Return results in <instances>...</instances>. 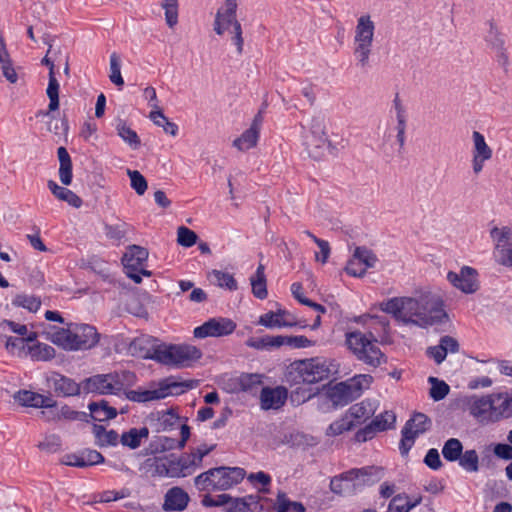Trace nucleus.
I'll return each instance as SVG.
<instances>
[{
  "label": "nucleus",
  "instance_id": "338daca9",
  "mask_svg": "<svg viewBox=\"0 0 512 512\" xmlns=\"http://www.w3.org/2000/svg\"><path fill=\"white\" fill-rule=\"evenodd\" d=\"M61 446V438L56 434L46 435L43 441L38 444V448L47 453H56L61 449Z\"/></svg>",
  "mask_w": 512,
  "mask_h": 512
},
{
  "label": "nucleus",
  "instance_id": "ea45409f",
  "mask_svg": "<svg viewBox=\"0 0 512 512\" xmlns=\"http://www.w3.org/2000/svg\"><path fill=\"white\" fill-rule=\"evenodd\" d=\"M149 430L147 427L142 428H131L129 431L124 432L121 435L120 441L123 446H127L130 449L138 448L143 439L148 438Z\"/></svg>",
  "mask_w": 512,
  "mask_h": 512
},
{
  "label": "nucleus",
  "instance_id": "393cba45",
  "mask_svg": "<svg viewBox=\"0 0 512 512\" xmlns=\"http://www.w3.org/2000/svg\"><path fill=\"white\" fill-rule=\"evenodd\" d=\"M412 305L415 304L411 301V297H395L384 302L381 309L392 314L396 319L408 323V311L411 310Z\"/></svg>",
  "mask_w": 512,
  "mask_h": 512
},
{
  "label": "nucleus",
  "instance_id": "69168bd1",
  "mask_svg": "<svg viewBox=\"0 0 512 512\" xmlns=\"http://www.w3.org/2000/svg\"><path fill=\"white\" fill-rule=\"evenodd\" d=\"M197 238V234L185 226H180L177 230V242L183 247H192L196 244Z\"/></svg>",
  "mask_w": 512,
  "mask_h": 512
},
{
  "label": "nucleus",
  "instance_id": "2f4dec72",
  "mask_svg": "<svg viewBox=\"0 0 512 512\" xmlns=\"http://www.w3.org/2000/svg\"><path fill=\"white\" fill-rule=\"evenodd\" d=\"M90 416L98 422L113 419L117 416L116 408L110 406L107 401L101 400L99 402H91L88 405Z\"/></svg>",
  "mask_w": 512,
  "mask_h": 512
},
{
  "label": "nucleus",
  "instance_id": "e433bc0d",
  "mask_svg": "<svg viewBox=\"0 0 512 512\" xmlns=\"http://www.w3.org/2000/svg\"><path fill=\"white\" fill-rule=\"evenodd\" d=\"M57 155L59 159V178L63 185H70L72 182V161L71 157L65 147H59L57 149Z\"/></svg>",
  "mask_w": 512,
  "mask_h": 512
},
{
  "label": "nucleus",
  "instance_id": "de8ad7c7",
  "mask_svg": "<svg viewBox=\"0 0 512 512\" xmlns=\"http://www.w3.org/2000/svg\"><path fill=\"white\" fill-rule=\"evenodd\" d=\"M117 134L126 142L132 149H137L140 146V139L137 133L126 125L124 121H119L116 126Z\"/></svg>",
  "mask_w": 512,
  "mask_h": 512
},
{
  "label": "nucleus",
  "instance_id": "9b49d317",
  "mask_svg": "<svg viewBox=\"0 0 512 512\" xmlns=\"http://www.w3.org/2000/svg\"><path fill=\"white\" fill-rule=\"evenodd\" d=\"M189 457L186 454L181 456L171 455L163 459L156 460L155 473L161 477H187L194 473Z\"/></svg>",
  "mask_w": 512,
  "mask_h": 512
},
{
  "label": "nucleus",
  "instance_id": "58836bf2",
  "mask_svg": "<svg viewBox=\"0 0 512 512\" xmlns=\"http://www.w3.org/2000/svg\"><path fill=\"white\" fill-rule=\"evenodd\" d=\"M265 267L259 264L256 272L250 277L252 293L258 299H265L268 295L266 286Z\"/></svg>",
  "mask_w": 512,
  "mask_h": 512
},
{
  "label": "nucleus",
  "instance_id": "39448f33",
  "mask_svg": "<svg viewBox=\"0 0 512 512\" xmlns=\"http://www.w3.org/2000/svg\"><path fill=\"white\" fill-rule=\"evenodd\" d=\"M136 376L130 371L98 374L85 379L82 389L86 393L119 394L126 386L132 385Z\"/></svg>",
  "mask_w": 512,
  "mask_h": 512
},
{
  "label": "nucleus",
  "instance_id": "f704fd0d",
  "mask_svg": "<svg viewBox=\"0 0 512 512\" xmlns=\"http://www.w3.org/2000/svg\"><path fill=\"white\" fill-rule=\"evenodd\" d=\"M286 315H288V313L285 310L279 309L276 312L270 311L259 317L258 324L270 329L293 326V322L285 320Z\"/></svg>",
  "mask_w": 512,
  "mask_h": 512
},
{
  "label": "nucleus",
  "instance_id": "37998d69",
  "mask_svg": "<svg viewBox=\"0 0 512 512\" xmlns=\"http://www.w3.org/2000/svg\"><path fill=\"white\" fill-rule=\"evenodd\" d=\"M258 139L259 132L254 128H248L233 141V146L240 151H247L256 146Z\"/></svg>",
  "mask_w": 512,
  "mask_h": 512
},
{
  "label": "nucleus",
  "instance_id": "49530a36",
  "mask_svg": "<svg viewBox=\"0 0 512 512\" xmlns=\"http://www.w3.org/2000/svg\"><path fill=\"white\" fill-rule=\"evenodd\" d=\"M29 354L34 361H49L55 357V349L44 343H37L29 347Z\"/></svg>",
  "mask_w": 512,
  "mask_h": 512
},
{
  "label": "nucleus",
  "instance_id": "cd10ccee",
  "mask_svg": "<svg viewBox=\"0 0 512 512\" xmlns=\"http://www.w3.org/2000/svg\"><path fill=\"white\" fill-rule=\"evenodd\" d=\"M262 510L259 496L247 495L245 497H231L226 512H258Z\"/></svg>",
  "mask_w": 512,
  "mask_h": 512
},
{
  "label": "nucleus",
  "instance_id": "4468645a",
  "mask_svg": "<svg viewBox=\"0 0 512 512\" xmlns=\"http://www.w3.org/2000/svg\"><path fill=\"white\" fill-rule=\"evenodd\" d=\"M469 413L481 424L494 423V394L472 395L465 399Z\"/></svg>",
  "mask_w": 512,
  "mask_h": 512
},
{
  "label": "nucleus",
  "instance_id": "9d476101",
  "mask_svg": "<svg viewBox=\"0 0 512 512\" xmlns=\"http://www.w3.org/2000/svg\"><path fill=\"white\" fill-rule=\"evenodd\" d=\"M327 144L324 119L321 116H315L312 118L309 131L305 135L307 151L312 158L318 160L323 157Z\"/></svg>",
  "mask_w": 512,
  "mask_h": 512
},
{
  "label": "nucleus",
  "instance_id": "473e14b6",
  "mask_svg": "<svg viewBox=\"0 0 512 512\" xmlns=\"http://www.w3.org/2000/svg\"><path fill=\"white\" fill-rule=\"evenodd\" d=\"M494 422L499 421L503 417H510L512 415V393H498L494 394Z\"/></svg>",
  "mask_w": 512,
  "mask_h": 512
},
{
  "label": "nucleus",
  "instance_id": "f03ea898",
  "mask_svg": "<svg viewBox=\"0 0 512 512\" xmlns=\"http://www.w3.org/2000/svg\"><path fill=\"white\" fill-rule=\"evenodd\" d=\"M333 372V365L326 359L299 360L288 366L285 381L291 387L300 384H314L328 379Z\"/></svg>",
  "mask_w": 512,
  "mask_h": 512
},
{
  "label": "nucleus",
  "instance_id": "423d86ee",
  "mask_svg": "<svg viewBox=\"0 0 512 512\" xmlns=\"http://www.w3.org/2000/svg\"><path fill=\"white\" fill-rule=\"evenodd\" d=\"M373 377L368 374L356 375L344 382L337 383L327 391V397L336 406H345L359 398L369 388Z\"/></svg>",
  "mask_w": 512,
  "mask_h": 512
},
{
  "label": "nucleus",
  "instance_id": "c9c22d12",
  "mask_svg": "<svg viewBox=\"0 0 512 512\" xmlns=\"http://www.w3.org/2000/svg\"><path fill=\"white\" fill-rule=\"evenodd\" d=\"M375 412L374 407L369 401H361L352 405L346 412L349 419L355 422V426L365 422Z\"/></svg>",
  "mask_w": 512,
  "mask_h": 512
},
{
  "label": "nucleus",
  "instance_id": "09e8293b",
  "mask_svg": "<svg viewBox=\"0 0 512 512\" xmlns=\"http://www.w3.org/2000/svg\"><path fill=\"white\" fill-rule=\"evenodd\" d=\"M458 462L460 467L466 472L474 473L479 471V457L474 449L462 452Z\"/></svg>",
  "mask_w": 512,
  "mask_h": 512
},
{
  "label": "nucleus",
  "instance_id": "6ab92c4d",
  "mask_svg": "<svg viewBox=\"0 0 512 512\" xmlns=\"http://www.w3.org/2000/svg\"><path fill=\"white\" fill-rule=\"evenodd\" d=\"M447 280L465 294H473L480 287L477 270L469 266H463L459 272L449 271Z\"/></svg>",
  "mask_w": 512,
  "mask_h": 512
},
{
  "label": "nucleus",
  "instance_id": "a18cd8bd",
  "mask_svg": "<svg viewBox=\"0 0 512 512\" xmlns=\"http://www.w3.org/2000/svg\"><path fill=\"white\" fill-rule=\"evenodd\" d=\"M275 510L277 512H306V508L301 502L291 501L285 493L277 495Z\"/></svg>",
  "mask_w": 512,
  "mask_h": 512
},
{
  "label": "nucleus",
  "instance_id": "c03bdc74",
  "mask_svg": "<svg viewBox=\"0 0 512 512\" xmlns=\"http://www.w3.org/2000/svg\"><path fill=\"white\" fill-rule=\"evenodd\" d=\"M463 452V445L457 438L448 439L442 448V455L445 460L449 462H455L460 459Z\"/></svg>",
  "mask_w": 512,
  "mask_h": 512
},
{
  "label": "nucleus",
  "instance_id": "79ce46f5",
  "mask_svg": "<svg viewBox=\"0 0 512 512\" xmlns=\"http://www.w3.org/2000/svg\"><path fill=\"white\" fill-rule=\"evenodd\" d=\"M488 25L489 29L485 35L486 43L494 51L503 50V48L506 47L505 35L499 30L494 22L489 21Z\"/></svg>",
  "mask_w": 512,
  "mask_h": 512
},
{
  "label": "nucleus",
  "instance_id": "680f3d73",
  "mask_svg": "<svg viewBox=\"0 0 512 512\" xmlns=\"http://www.w3.org/2000/svg\"><path fill=\"white\" fill-rule=\"evenodd\" d=\"M104 230L107 238L119 243L126 237L129 231V226L126 223L105 225Z\"/></svg>",
  "mask_w": 512,
  "mask_h": 512
},
{
  "label": "nucleus",
  "instance_id": "3c124183",
  "mask_svg": "<svg viewBox=\"0 0 512 512\" xmlns=\"http://www.w3.org/2000/svg\"><path fill=\"white\" fill-rule=\"evenodd\" d=\"M214 448L215 445H207L204 443L193 449L190 453H186L194 471L201 467L203 458L213 451Z\"/></svg>",
  "mask_w": 512,
  "mask_h": 512
},
{
  "label": "nucleus",
  "instance_id": "6e6d98bb",
  "mask_svg": "<svg viewBox=\"0 0 512 512\" xmlns=\"http://www.w3.org/2000/svg\"><path fill=\"white\" fill-rule=\"evenodd\" d=\"M354 427L355 422L349 419V417L345 413V415L341 419H338L329 425L327 429V435L337 436L344 433L345 431L353 429Z\"/></svg>",
  "mask_w": 512,
  "mask_h": 512
},
{
  "label": "nucleus",
  "instance_id": "a19ab883",
  "mask_svg": "<svg viewBox=\"0 0 512 512\" xmlns=\"http://www.w3.org/2000/svg\"><path fill=\"white\" fill-rule=\"evenodd\" d=\"M93 434L99 446H115L119 440V435L115 430L107 431L102 425L94 424Z\"/></svg>",
  "mask_w": 512,
  "mask_h": 512
},
{
  "label": "nucleus",
  "instance_id": "72a5a7b5",
  "mask_svg": "<svg viewBox=\"0 0 512 512\" xmlns=\"http://www.w3.org/2000/svg\"><path fill=\"white\" fill-rule=\"evenodd\" d=\"M49 190L59 200L67 202L69 205L75 208H79L82 205V199L75 194L72 190L59 186L55 181L49 180L47 183Z\"/></svg>",
  "mask_w": 512,
  "mask_h": 512
},
{
  "label": "nucleus",
  "instance_id": "a878e982",
  "mask_svg": "<svg viewBox=\"0 0 512 512\" xmlns=\"http://www.w3.org/2000/svg\"><path fill=\"white\" fill-rule=\"evenodd\" d=\"M287 399V390L284 387L262 388L260 400L261 407L265 410L279 409Z\"/></svg>",
  "mask_w": 512,
  "mask_h": 512
},
{
  "label": "nucleus",
  "instance_id": "864d4df0",
  "mask_svg": "<svg viewBox=\"0 0 512 512\" xmlns=\"http://www.w3.org/2000/svg\"><path fill=\"white\" fill-rule=\"evenodd\" d=\"M276 344H280V347L283 345H288L294 348H307L313 345V341L308 339L306 336L297 335V336H281L278 335L275 338Z\"/></svg>",
  "mask_w": 512,
  "mask_h": 512
},
{
  "label": "nucleus",
  "instance_id": "13d9d810",
  "mask_svg": "<svg viewBox=\"0 0 512 512\" xmlns=\"http://www.w3.org/2000/svg\"><path fill=\"white\" fill-rule=\"evenodd\" d=\"M371 422L378 432H382L394 427L396 416L387 410L377 415Z\"/></svg>",
  "mask_w": 512,
  "mask_h": 512
},
{
  "label": "nucleus",
  "instance_id": "aec40b11",
  "mask_svg": "<svg viewBox=\"0 0 512 512\" xmlns=\"http://www.w3.org/2000/svg\"><path fill=\"white\" fill-rule=\"evenodd\" d=\"M237 7V0H225L224 6L215 15L213 27L216 34L223 35L230 27L241 24L236 17Z\"/></svg>",
  "mask_w": 512,
  "mask_h": 512
},
{
  "label": "nucleus",
  "instance_id": "4c0bfd02",
  "mask_svg": "<svg viewBox=\"0 0 512 512\" xmlns=\"http://www.w3.org/2000/svg\"><path fill=\"white\" fill-rule=\"evenodd\" d=\"M0 64L4 77L10 83H16L18 80L17 73L13 68L10 55L7 51L3 36L0 34Z\"/></svg>",
  "mask_w": 512,
  "mask_h": 512
},
{
  "label": "nucleus",
  "instance_id": "c85d7f7f",
  "mask_svg": "<svg viewBox=\"0 0 512 512\" xmlns=\"http://www.w3.org/2000/svg\"><path fill=\"white\" fill-rule=\"evenodd\" d=\"M180 439L159 436L156 440L157 451H168L173 449H182L186 445L187 440L190 437V428L186 424L180 425Z\"/></svg>",
  "mask_w": 512,
  "mask_h": 512
},
{
  "label": "nucleus",
  "instance_id": "e2e57ef3",
  "mask_svg": "<svg viewBox=\"0 0 512 512\" xmlns=\"http://www.w3.org/2000/svg\"><path fill=\"white\" fill-rule=\"evenodd\" d=\"M13 304L19 307H23L31 312H36L41 306V301L38 297L20 294L15 297Z\"/></svg>",
  "mask_w": 512,
  "mask_h": 512
},
{
  "label": "nucleus",
  "instance_id": "bb28decb",
  "mask_svg": "<svg viewBox=\"0 0 512 512\" xmlns=\"http://www.w3.org/2000/svg\"><path fill=\"white\" fill-rule=\"evenodd\" d=\"M49 381L52 383V387L58 395L68 397L75 396L80 393L81 387L78 383L59 373H53L49 378Z\"/></svg>",
  "mask_w": 512,
  "mask_h": 512
},
{
  "label": "nucleus",
  "instance_id": "412c9836",
  "mask_svg": "<svg viewBox=\"0 0 512 512\" xmlns=\"http://www.w3.org/2000/svg\"><path fill=\"white\" fill-rule=\"evenodd\" d=\"M472 140V168L475 174H479L483 170L485 162L492 158L493 151L480 132L474 131L472 133Z\"/></svg>",
  "mask_w": 512,
  "mask_h": 512
},
{
  "label": "nucleus",
  "instance_id": "7ed1b4c3",
  "mask_svg": "<svg viewBox=\"0 0 512 512\" xmlns=\"http://www.w3.org/2000/svg\"><path fill=\"white\" fill-rule=\"evenodd\" d=\"M245 474L243 468L221 466L199 474L194 478V484L199 491H223L240 483Z\"/></svg>",
  "mask_w": 512,
  "mask_h": 512
},
{
  "label": "nucleus",
  "instance_id": "20e7f679",
  "mask_svg": "<svg viewBox=\"0 0 512 512\" xmlns=\"http://www.w3.org/2000/svg\"><path fill=\"white\" fill-rule=\"evenodd\" d=\"M348 349L361 362L374 368L386 363V357L372 334L367 336L360 331L346 333Z\"/></svg>",
  "mask_w": 512,
  "mask_h": 512
},
{
  "label": "nucleus",
  "instance_id": "b1692460",
  "mask_svg": "<svg viewBox=\"0 0 512 512\" xmlns=\"http://www.w3.org/2000/svg\"><path fill=\"white\" fill-rule=\"evenodd\" d=\"M103 462V455L92 449H85L78 454H68L65 456L63 461V463L67 466L79 468L93 466Z\"/></svg>",
  "mask_w": 512,
  "mask_h": 512
},
{
  "label": "nucleus",
  "instance_id": "5701e85b",
  "mask_svg": "<svg viewBox=\"0 0 512 512\" xmlns=\"http://www.w3.org/2000/svg\"><path fill=\"white\" fill-rule=\"evenodd\" d=\"M14 400L25 407L52 409L56 405V402L51 397L30 390L16 392Z\"/></svg>",
  "mask_w": 512,
  "mask_h": 512
},
{
  "label": "nucleus",
  "instance_id": "774afa93",
  "mask_svg": "<svg viewBox=\"0 0 512 512\" xmlns=\"http://www.w3.org/2000/svg\"><path fill=\"white\" fill-rule=\"evenodd\" d=\"M263 376L261 374H242L239 377V385L243 391H252L262 384Z\"/></svg>",
  "mask_w": 512,
  "mask_h": 512
},
{
  "label": "nucleus",
  "instance_id": "0e129e2a",
  "mask_svg": "<svg viewBox=\"0 0 512 512\" xmlns=\"http://www.w3.org/2000/svg\"><path fill=\"white\" fill-rule=\"evenodd\" d=\"M277 336H264L261 338H249L246 341V346L257 349V350H264L269 348H278L280 347V344H276Z\"/></svg>",
  "mask_w": 512,
  "mask_h": 512
},
{
  "label": "nucleus",
  "instance_id": "2eb2a0df",
  "mask_svg": "<svg viewBox=\"0 0 512 512\" xmlns=\"http://www.w3.org/2000/svg\"><path fill=\"white\" fill-rule=\"evenodd\" d=\"M383 477V469L376 466L353 468L343 472V478L351 481L353 490H361L366 486L374 485Z\"/></svg>",
  "mask_w": 512,
  "mask_h": 512
},
{
  "label": "nucleus",
  "instance_id": "4be33fe9",
  "mask_svg": "<svg viewBox=\"0 0 512 512\" xmlns=\"http://www.w3.org/2000/svg\"><path fill=\"white\" fill-rule=\"evenodd\" d=\"M77 350L91 349L99 342L100 335L94 326L73 323Z\"/></svg>",
  "mask_w": 512,
  "mask_h": 512
},
{
  "label": "nucleus",
  "instance_id": "0eeeda50",
  "mask_svg": "<svg viewBox=\"0 0 512 512\" xmlns=\"http://www.w3.org/2000/svg\"><path fill=\"white\" fill-rule=\"evenodd\" d=\"M375 34V23L369 14L361 15L357 19L354 35V56L361 67H366L372 51Z\"/></svg>",
  "mask_w": 512,
  "mask_h": 512
},
{
  "label": "nucleus",
  "instance_id": "bf43d9fd",
  "mask_svg": "<svg viewBox=\"0 0 512 512\" xmlns=\"http://www.w3.org/2000/svg\"><path fill=\"white\" fill-rule=\"evenodd\" d=\"M41 414L46 417L48 420L56 419L63 417L65 419L69 420H76L78 419L79 413L77 411L72 410L69 406L65 405L61 407V409L58 411L56 409V406L52 409H49L48 411H42Z\"/></svg>",
  "mask_w": 512,
  "mask_h": 512
},
{
  "label": "nucleus",
  "instance_id": "f3484780",
  "mask_svg": "<svg viewBox=\"0 0 512 512\" xmlns=\"http://www.w3.org/2000/svg\"><path fill=\"white\" fill-rule=\"evenodd\" d=\"M377 262L376 255L364 246L356 247L352 257L348 260L345 271L353 277H362L367 269L373 268Z\"/></svg>",
  "mask_w": 512,
  "mask_h": 512
},
{
  "label": "nucleus",
  "instance_id": "c756f323",
  "mask_svg": "<svg viewBox=\"0 0 512 512\" xmlns=\"http://www.w3.org/2000/svg\"><path fill=\"white\" fill-rule=\"evenodd\" d=\"M189 502L188 494L179 487H173L165 495L163 508L166 511H182Z\"/></svg>",
  "mask_w": 512,
  "mask_h": 512
},
{
  "label": "nucleus",
  "instance_id": "f8f14e48",
  "mask_svg": "<svg viewBox=\"0 0 512 512\" xmlns=\"http://www.w3.org/2000/svg\"><path fill=\"white\" fill-rule=\"evenodd\" d=\"M490 237L495 244L494 255L497 262L503 266L512 267V228L493 227L490 230Z\"/></svg>",
  "mask_w": 512,
  "mask_h": 512
},
{
  "label": "nucleus",
  "instance_id": "6e6552de",
  "mask_svg": "<svg viewBox=\"0 0 512 512\" xmlns=\"http://www.w3.org/2000/svg\"><path fill=\"white\" fill-rule=\"evenodd\" d=\"M158 363L177 368L190 367L202 357V352L193 345L165 344L157 355Z\"/></svg>",
  "mask_w": 512,
  "mask_h": 512
},
{
  "label": "nucleus",
  "instance_id": "4d7b16f0",
  "mask_svg": "<svg viewBox=\"0 0 512 512\" xmlns=\"http://www.w3.org/2000/svg\"><path fill=\"white\" fill-rule=\"evenodd\" d=\"M123 265L127 277L132 279L137 284L141 283L142 278L140 277L138 270L140 269L141 266L144 265V263L129 257L128 254H125L123 257Z\"/></svg>",
  "mask_w": 512,
  "mask_h": 512
},
{
  "label": "nucleus",
  "instance_id": "603ef678",
  "mask_svg": "<svg viewBox=\"0 0 512 512\" xmlns=\"http://www.w3.org/2000/svg\"><path fill=\"white\" fill-rule=\"evenodd\" d=\"M37 338L36 332H30L26 338H18V337H6L5 348L11 353L15 354L17 352H21L24 349V345L26 342H33Z\"/></svg>",
  "mask_w": 512,
  "mask_h": 512
},
{
  "label": "nucleus",
  "instance_id": "7c9ffc66",
  "mask_svg": "<svg viewBox=\"0 0 512 512\" xmlns=\"http://www.w3.org/2000/svg\"><path fill=\"white\" fill-rule=\"evenodd\" d=\"M73 323H70L67 328H57L50 334V340L55 345L62 347L65 350H77L75 342Z\"/></svg>",
  "mask_w": 512,
  "mask_h": 512
},
{
  "label": "nucleus",
  "instance_id": "5fc2aeb1",
  "mask_svg": "<svg viewBox=\"0 0 512 512\" xmlns=\"http://www.w3.org/2000/svg\"><path fill=\"white\" fill-rule=\"evenodd\" d=\"M428 382L431 384L429 395L434 401H440L448 395L450 387L446 382L432 376Z\"/></svg>",
  "mask_w": 512,
  "mask_h": 512
},
{
  "label": "nucleus",
  "instance_id": "ddd939ff",
  "mask_svg": "<svg viewBox=\"0 0 512 512\" xmlns=\"http://www.w3.org/2000/svg\"><path fill=\"white\" fill-rule=\"evenodd\" d=\"M194 387L193 381L177 382L172 378H167L160 382L159 387L153 390H140L142 403L164 399L169 395H178L187 389Z\"/></svg>",
  "mask_w": 512,
  "mask_h": 512
},
{
  "label": "nucleus",
  "instance_id": "8fccbe9b",
  "mask_svg": "<svg viewBox=\"0 0 512 512\" xmlns=\"http://www.w3.org/2000/svg\"><path fill=\"white\" fill-rule=\"evenodd\" d=\"M210 275L217 286L230 291L237 290V281L232 274L220 270H213Z\"/></svg>",
  "mask_w": 512,
  "mask_h": 512
},
{
  "label": "nucleus",
  "instance_id": "052dcab7",
  "mask_svg": "<svg viewBox=\"0 0 512 512\" xmlns=\"http://www.w3.org/2000/svg\"><path fill=\"white\" fill-rule=\"evenodd\" d=\"M110 81L117 85V86H123L124 80L121 75V63L120 58L117 55V53L113 52L110 55V74H109Z\"/></svg>",
  "mask_w": 512,
  "mask_h": 512
},
{
  "label": "nucleus",
  "instance_id": "a211bd4d",
  "mask_svg": "<svg viewBox=\"0 0 512 512\" xmlns=\"http://www.w3.org/2000/svg\"><path fill=\"white\" fill-rule=\"evenodd\" d=\"M236 329V323L229 318L216 317L204 322L193 331L194 337H223L230 335Z\"/></svg>",
  "mask_w": 512,
  "mask_h": 512
},
{
  "label": "nucleus",
  "instance_id": "dca6fc26",
  "mask_svg": "<svg viewBox=\"0 0 512 512\" xmlns=\"http://www.w3.org/2000/svg\"><path fill=\"white\" fill-rule=\"evenodd\" d=\"M162 346H164V343L160 342L157 338L142 334L130 342L128 351L132 356L152 359L158 362L157 355L162 351Z\"/></svg>",
  "mask_w": 512,
  "mask_h": 512
},
{
  "label": "nucleus",
  "instance_id": "f257e3e1",
  "mask_svg": "<svg viewBox=\"0 0 512 512\" xmlns=\"http://www.w3.org/2000/svg\"><path fill=\"white\" fill-rule=\"evenodd\" d=\"M415 304L408 311V323L421 328L445 323L448 321V314L444 309L443 300L432 293H423L418 297H411Z\"/></svg>",
  "mask_w": 512,
  "mask_h": 512
},
{
  "label": "nucleus",
  "instance_id": "1a4fd4ad",
  "mask_svg": "<svg viewBox=\"0 0 512 512\" xmlns=\"http://www.w3.org/2000/svg\"><path fill=\"white\" fill-rule=\"evenodd\" d=\"M431 427L430 418L423 413H415L404 425L401 431L399 450L402 455H407L415 443V439L425 433Z\"/></svg>",
  "mask_w": 512,
  "mask_h": 512
}]
</instances>
